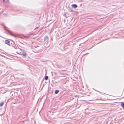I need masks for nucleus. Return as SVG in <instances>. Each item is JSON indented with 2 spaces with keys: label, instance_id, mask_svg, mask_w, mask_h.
<instances>
[{
  "label": "nucleus",
  "instance_id": "obj_8",
  "mask_svg": "<svg viewBox=\"0 0 124 124\" xmlns=\"http://www.w3.org/2000/svg\"><path fill=\"white\" fill-rule=\"evenodd\" d=\"M48 77L47 76H46L45 77V79L46 80H47L48 79Z\"/></svg>",
  "mask_w": 124,
  "mask_h": 124
},
{
  "label": "nucleus",
  "instance_id": "obj_4",
  "mask_svg": "<svg viewBox=\"0 0 124 124\" xmlns=\"http://www.w3.org/2000/svg\"><path fill=\"white\" fill-rule=\"evenodd\" d=\"M72 6L73 8H76L77 7V5L76 4H72Z\"/></svg>",
  "mask_w": 124,
  "mask_h": 124
},
{
  "label": "nucleus",
  "instance_id": "obj_10",
  "mask_svg": "<svg viewBox=\"0 0 124 124\" xmlns=\"http://www.w3.org/2000/svg\"><path fill=\"white\" fill-rule=\"evenodd\" d=\"M8 31L9 32V33L11 34V32L9 30H8Z\"/></svg>",
  "mask_w": 124,
  "mask_h": 124
},
{
  "label": "nucleus",
  "instance_id": "obj_5",
  "mask_svg": "<svg viewBox=\"0 0 124 124\" xmlns=\"http://www.w3.org/2000/svg\"><path fill=\"white\" fill-rule=\"evenodd\" d=\"M9 0H3V1L4 2L8 3Z\"/></svg>",
  "mask_w": 124,
  "mask_h": 124
},
{
  "label": "nucleus",
  "instance_id": "obj_9",
  "mask_svg": "<svg viewBox=\"0 0 124 124\" xmlns=\"http://www.w3.org/2000/svg\"><path fill=\"white\" fill-rule=\"evenodd\" d=\"M4 104V103L3 102H1L0 104V106H3Z\"/></svg>",
  "mask_w": 124,
  "mask_h": 124
},
{
  "label": "nucleus",
  "instance_id": "obj_11",
  "mask_svg": "<svg viewBox=\"0 0 124 124\" xmlns=\"http://www.w3.org/2000/svg\"><path fill=\"white\" fill-rule=\"evenodd\" d=\"M75 97H79V96L78 95H76L75 96Z\"/></svg>",
  "mask_w": 124,
  "mask_h": 124
},
{
  "label": "nucleus",
  "instance_id": "obj_12",
  "mask_svg": "<svg viewBox=\"0 0 124 124\" xmlns=\"http://www.w3.org/2000/svg\"><path fill=\"white\" fill-rule=\"evenodd\" d=\"M69 11H72V10H71V9H70L69 10Z\"/></svg>",
  "mask_w": 124,
  "mask_h": 124
},
{
  "label": "nucleus",
  "instance_id": "obj_13",
  "mask_svg": "<svg viewBox=\"0 0 124 124\" xmlns=\"http://www.w3.org/2000/svg\"><path fill=\"white\" fill-rule=\"evenodd\" d=\"M91 110H94V109H93V108H92V109H91Z\"/></svg>",
  "mask_w": 124,
  "mask_h": 124
},
{
  "label": "nucleus",
  "instance_id": "obj_2",
  "mask_svg": "<svg viewBox=\"0 0 124 124\" xmlns=\"http://www.w3.org/2000/svg\"><path fill=\"white\" fill-rule=\"evenodd\" d=\"M44 41L47 42L48 40V37L47 36H45L44 38Z\"/></svg>",
  "mask_w": 124,
  "mask_h": 124
},
{
  "label": "nucleus",
  "instance_id": "obj_14",
  "mask_svg": "<svg viewBox=\"0 0 124 124\" xmlns=\"http://www.w3.org/2000/svg\"><path fill=\"white\" fill-rule=\"evenodd\" d=\"M4 15H5L6 16V14H4Z\"/></svg>",
  "mask_w": 124,
  "mask_h": 124
},
{
  "label": "nucleus",
  "instance_id": "obj_7",
  "mask_svg": "<svg viewBox=\"0 0 124 124\" xmlns=\"http://www.w3.org/2000/svg\"><path fill=\"white\" fill-rule=\"evenodd\" d=\"M59 92V91L58 90H56L55 91V93L56 94H57Z\"/></svg>",
  "mask_w": 124,
  "mask_h": 124
},
{
  "label": "nucleus",
  "instance_id": "obj_1",
  "mask_svg": "<svg viewBox=\"0 0 124 124\" xmlns=\"http://www.w3.org/2000/svg\"><path fill=\"white\" fill-rule=\"evenodd\" d=\"M20 50L22 52V53L23 56L24 57H25L26 56V55L25 51L21 49H20Z\"/></svg>",
  "mask_w": 124,
  "mask_h": 124
},
{
  "label": "nucleus",
  "instance_id": "obj_3",
  "mask_svg": "<svg viewBox=\"0 0 124 124\" xmlns=\"http://www.w3.org/2000/svg\"><path fill=\"white\" fill-rule=\"evenodd\" d=\"M5 43L7 45H10V42L9 41L7 40H5Z\"/></svg>",
  "mask_w": 124,
  "mask_h": 124
},
{
  "label": "nucleus",
  "instance_id": "obj_6",
  "mask_svg": "<svg viewBox=\"0 0 124 124\" xmlns=\"http://www.w3.org/2000/svg\"><path fill=\"white\" fill-rule=\"evenodd\" d=\"M121 104L123 108H124V103L123 102H122L121 103Z\"/></svg>",
  "mask_w": 124,
  "mask_h": 124
}]
</instances>
